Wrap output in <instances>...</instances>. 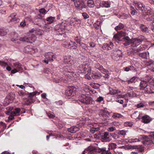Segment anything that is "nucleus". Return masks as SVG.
Returning a JSON list of instances; mask_svg holds the SVG:
<instances>
[{
	"label": "nucleus",
	"mask_w": 154,
	"mask_h": 154,
	"mask_svg": "<svg viewBox=\"0 0 154 154\" xmlns=\"http://www.w3.org/2000/svg\"><path fill=\"white\" fill-rule=\"evenodd\" d=\"M81 20L77 18H72L69 22V24L73 25L76 27H78L80 25Z\"/></svg>",
	"instance_id": "0eeeda50"
},
{
	"label": "nucleus",
	"mask_w": 154,
	"mask_h": 154,
	"mask_svg": "<svg viewBox=\"0 0 154 154\" xmlns=\"http://www.w3.org/2000/svg\"><path fill=\"white\" fill-rule=\"evenodd\" d=\"M99 115L103 117H109L110 116V113L108 111L101 110L99 112Z\"/></svg>",
	"instance_id": "f3484780"
},
{
	"label": "nucleus",
	"mask_w": 154,
	"mask_h": 154,
	"mask_svg": "<svg viewBox=\"0 0 154 154\" xmlns=\"http://www.w3.org/2000/svg\"><path fill=\"white\" fill-rule=\"evenodd\" d=\"M20 109L19 108L15 109L14 111L11 112L8 119L10 120H12L14 119V116L19 115V113L20 112Z\"/></svg>",
	"instance_id": "6e6552de"
},
{
	"label": "nucleus",
	"mask_w": 154,
	"mask_h": 154,
	"mask_svg": "<svg viewBox=\"0 0 154 154\" xmlns=\"http://www.w3.org/2000/svg\"><path fill=\"white\" fill-rule=\"evenodd\" d=\"M80 46L82 48L85 50H87L86 48L87 46L83 42L80 43L79 44Z\"/></svg>",
	"instance_id": "de8ad7c7"
},
{
	"label": "nucleus",
	"mask_w": 154,
	"mask_h": 154,
	"mask_svg": "<svg viewBox=\"0 0 154 154\" xmlns=\"http://www.w3.org/2000/svg\"><path fill=\"white\" fill-rule=\"evenodd\" d=\"M79 100L82 103L86 104H91L93 102V99L91 97L83 94L79 96Z\"/></svg>",
	"instance_id": "f03ea898"
},
{
	"label": "nucleus",
	"mask_w": 154,
	"mask_h": 154,
	"mask_svg": "<svg viewBox=\"0 0 154 154\" xmlns=\"http://www.w3.org/2000/svg\"><path fill=\"white\" fill-rule=\"evenodd\" d=\"M112 117L114 119H117L122 118L123 117V116L119 113H114L112 116Z\"/></svg>",
	"instance_id": "4c0bfd02"
},
{
	"label": "nucleus",
	"mask_w": 154,
	"mask_h": 154,
	"mask_svg": "<svg viewBox=\"0 0 154 154\" xmlns=\"http://www.w3.org/2000/svg\"><path fill=\"white\" fill-rule=\"evenodd\" d=\"M74 3L75 7L79 10H82L83 9L85 8L86 6L82 0H77Z\"/></svg>",
	"instance_id": "423d86ee"
},
{
	"label": "nucleus",
	"mask_w": 154,
	"mask_h": 154,
	"mask_svg": "<svg viewBox=\"0 0 154 154\" xmlns=\"http://www.w3.org/2000/svg\"><path fill=\"white\" fill-rule=\"evenodd\" d=\"M118 134L122 135H124L126 134V132L125 131L122 130L119 131L118 132Z\"/></svg>",
	"instance_id": "5fc2aeb1"
},
{
	"label": "nucleus",
	"mask_w": 154,
	"mask_h": 154,
	"mask_svg": "<svg viewBox=\"0 0 154 154\" xmlns=\"http://www.w3.org/2000/svg\"><path fill=\"white\" fill-rule=\"evenodd\" d=\"M24 51L26 53H29L32 54L34 52L37 51V49L32 48V47L30 46H27L24 48Z\"/></svg>",
	"instance_id": "9b49d317"
},
{
	"label": "nucleus",
	"mask_w": 154,
	"mask_h": 154,
	"mask_svg": "<svg viewBox=\"0 0 154 154\" xmlns=\"http://www.w3.org/2000/svg\"><path fill=\"white\" fill-rule=\"evenodd\" d=\"M107 44L108 45V46L109 47V49H111L113 48V45L112 42H110L109 43Z\"/></svg>",
	"instance_id": "338daca9"
},
{
	"label": "nucleus",
	"mask_w": 154,
	"mask_h": 154,
	"mask_svg": "<svg viewBox=\"0 0 154 154\" xmlns=\"http://www.w3.org/2000/svg\"><path fill=\"white\" fill-rule=\"evenodd\" d=\"M95 67L97 69L99 70L101 72L103 70H104L102 66L100 65L99 63H97L95 64Z\"/></svg>",
	"instance_id": "72a5a7b5"
},
{
	"label": "nucleus",
	"mask_w": 154,
	"mask_h": 154,
	"mask_svg": "<svg viewBox=\"0 0 154 154\" xmlns=\"http://www.w3.org/2000/svg\"><path fill=\"white\" fill-rule=\"evenodd\" d=\"M133 5L137 10L141 11H145V5L141 2L134 1L133 2Z\"/></svg>",
	"instance_id": "7ed1b4c3"
},
{
	"label": "nucleus",
	"mask_w": 154,
	"mask_h": 154,
	"mask_svg": "<svg viewBox=\"0 0 154 154\" xmlns=\"http://www.w3.org/2000/svg\"><path fill=\"white\" fill-rule=\"evenodd\" d=\"M107 45H108L107 43H104L103 44V46L102 47V48L104 50H107Z\"/></svg>",
	"instance_id": "0e129e2a"
},
{
	"label": "nucleus",
	"mask_w": 154,
	"mask_h": 154,
	"mask_svg": "<svg viewBox=\"0 0 154 154\" xmlns=\"http://www.w3.org/2000/svg\"><path fill=\"white\" fill-rule=\"evenodd\" d=\"M87 5L90 8L94 7V1L92 0H88L87 1Z\"/></svg>",
	"instance_id": "e433bc0d"
},
{
	"label": "nucleus",
	"mask_w": 154,
	"mask_h": 154,
	"mask_svg": "<svg viewBox=\"0 0 154 154\" xmlns=\"http://www.w3.org/2000/svg\"><path fill=\"white\" fill-rule=\"evenodd\" d=\"M55 103L56 104L55 106L57 108H58V106L62 105L63 104V103L62 101L59 100L58 101L56 102Z\"/></svg>",
	"instance_id": "37998d69"
},
{
	"label": "nucleus",
	"mask_w": 154,
	"mask_h": 154,
	"mask_svg": "<svg viewBox=\"0 0 154 154\" xmlns=\"http://www.w3.org/2000/svg\"><path fill=\"white\" fill-rule=\"evenodd\" d=\"M48 11H47L44 8H42L39 10V12L43 14H46Z\"/></svg>",
	"instance_id": "c03bdc74"
},
{
	"label": "nucleus",
	"mask_w": 154,
	"mask_h": 154,
	"mask_svg": "<svg viewBox=\"0 0 154 154\" xmlns=\"http://www.w3.org/2000/svg\"><path fill=\"white\" fill-rule=\"evenodd\" d=\"M14 33V36L12 37L11 41L15 43H18V42L17 41L19 40L24 42L32 43L34 42L36 39V36L33 34H30L29 37L23 36L19 37L17 33Z\"/></svg>",
	"instance_id": "f257e3e1"
},
{
	"label": "nucleus",
	"mask_w": 154,
	"mask_h": 154,
	"mask_svg": "<svg viewBox=\"0 0 154 154\" xmlns=\"http://www.w3.org/2000/svg\"><path fill=\"white\" fill-rule=\"evenodd\" d=\"M60 25H57L55 27V30H56L57 32H59L60 31H62V29L61 28L59 29L58 28L60 27Z\"/></svg>",
	"instance_id": "864d4df0"
},
{
	"label": "nucleus",
	"mask_w": 154,
	"mask_h": 154,
	"mask_svg": "<svg viewBox=\"0 0 154 154\" xmlns=\"http://www.w3.org/2000/svg\"><path fill=\"white\" fill-rule=\"evenodd\" d=\"M131 148L137 149L140 152H142L144 151V147L141 146H131Z\"/></svg>",
	"instance_id": "cd10ccee"
},
{
	"label": "nucleus",
	"mask_w": 154,
	"mask_h": 154,
	"mask_svg": "<svg viewBox=\"0 0 154 154\" xmlns=\"http://www.w3.org/2000/svg\"><path fill=\"white\" fill-rule=\"evenodd\" d=\"M63 71L66 72H72V70L71 69L70 66H66L63 68Z\"/></svg>",
	"instance_id": "c756f323"
},
{
	"label": "nucleus",
	"mask_w": 154,
	"mask_h": 154,
	"mask_svg": "<svg viewBox=\"0 0 154 154\" xmlns=\"http://www.w3.org/2000/svg\"><path fill=\"white\" fill-rule=\"evenodd\" d=\"M137 12L136 10H135L134 11H131V13L132 15H134L135 14H137Z\"/></svg>",
	"instance_id": "774afa93"
},
{
	"label": "nucleus",
	"mask_w": 154,
	"mask_h": 154,
	"mask_svg": "<svg viewBox=\"0 0 154 154\" xmlns=\"http://www.w3.org/2000/svg\"><path fill=\"white\" fill-rule=\"evenodd\" d=\"M137 108H139L143 107L144 106V105L142 103H140L137 105Z\"/></svg>",
	"instance_id": "e2e57ef3"
},
{
	"label": "nucleus",
	"mask_w": 154,
	"mask_h": 154,
	"mask_svg": "<svg viewBox=\"0 0 154 154\" xmlns=\"http://www.w3.org/2000/svg\"><path fill=\"white\" fill-rule=\"evenodd\" d=\"M145 135H140L138 139L135 138V139H131L130 140L131 142H136L139 141H140L141 140H143V138L145 137Z\"/></svg>",
	"instance_id": "bb28decb"
},
{
	"label": "nucleus",
	"mask_w": 154,
	"mask_h": 154,
	"mask_svg": "<svg viewBox=\"0 0 154 154\" xmlns=\"http://www.w3.org/2000/svg\"><path fill=\"white\" fill-rule=\"evenodd\" d=\"M8 30L4 28H0V35L3 36L7 34Z\"/></svg>",
	"instance_id": "c85d7f7f"
},
{
	"label": "nucleus",
	"mask_w": 154,
	"mask_h": 154,
	"mask_svg": "<svg viewBox=\"0 0 154 154\" xmlns=\"http://www.w3.org/2000/svg\"><path fill=\"white\" fill-rule=\"evenodd\" d=\"M143 41L141 39L134 38L132 41L131 46L132 47H136L139 45Z\"/></svg>",
	"instance_id": "9d476101"
},
{
	"label": "nucleus",
	"mask_w": 154,
	"mask_h": 154,
	"mask_svg": "<svg viewBox=\"0 0 154 154\" xmlns=\"http://www.w3.org/2000/svg\"><path fill=\"white\" fill-rule=\"evenodd\" d=\"M113 38L116 40H121V38L120 37L119 35L118 32L117 33V34L114 35L113 36Z\"/></svg>",
	"instance_id": "ea45409f"
},
{
	"label": "nucleus",
	"mask_w": 154,
	"mask_h": 154,
	"mask_svg": "<svg viewBox=\"0 0 154 154\" xmlns=\"http://www.w3.org/2000/svg\"><path fill=\"white\" fill-rule=\"evenodd\" d=\"M0 65L1 66H5L8 65L7 63H6L4 61H2L1 60H0Z\"/></svg>",
	"instance_id": "052dcab7"
},
{
	"label": "nucleus",
	"mask_w": 154,
	"mask_h": 154,
	"mask_svg": "<svg viewBox=\"0 0 154 154\" xmlns=\"http://www.w3.org/2000/svg\"><path fill=\"white\" fill-rule=\"evenodd\" d=\"M148 85L147 82L144 80H141L140 83L139 87L140 90L144 89Z\"/></svg>",
	"instance_id": "a211bd4d"
},
{
	"label": "nucleus",
	"mask_w": 154,
	"mask_h": 154,
	"mask_svg": "<svg viewBox=\"0 0 154 154\" xmlns=\"http://www.w3.org/2000/svg\"><path fill=\"white\" fill-rule=\"evenodd\" d=\"M118 34L119 35L120 38L122 37H125L126 34L125 32L123 31H120L118 32Z\"/></svg>",
	"instance_id": "a19ab883"
},
{
	"label": "nucleus",
	"mask_w": 154,
	"mask_h": 154,
	"mask_svg": "<svg viewBox=\"0 0 154 154\" xmlns=\"http://www.w3.org/2000/svg\"><path fill=\"white\" fill-rule=\"evenodd\" d=\"M145 137L143 138V139L144 140L143 143V144L147 145H150L153 144V142L149 137H147L145 136Z\"/></svg>",
	"instance_id": "4468645a"
},
{
	"label": "nucleus",
	"mask_w": 154,
	"mask_h": 154,
	"mask_svg": "<svg viewBox=\"0 0 154 154\" xmlns=\"http://www.w3.org/2000/svg\"><path fill=\"white\" fill-rule=\"evenodd\" d=\"M101 140L103 142H109L112 139L110 137L109 133L105 132L103 133L101 135Z\"/></svg>",
	"instance_id": "20e7f679"
},
{
	"label": "nucleus",
	"mask_w": 154,
	"mask_h": 154,
	"mask_svg": "<svg viewBox=\"0 0 154 154\" xmlns=\"http://www.w3.org/2000/svg\"><path fill=\"white\" fill-rule=\"evenodd\" d=\"M116 130V128L113 126L109 127L108 128V131L110 132H112Z\"/></svg>",
	"instance_id": "3c124183"
},
{
	"label": "nucleus",
	"mask_w": 154,
	"mask_h": 154,
	"mask_svg": "<svg viewBox=\"0 0 154 154\" xmlns=\"http://www.w3.org/2000/svg\"><path fill=\"white\" fill-rule=\"evenodd\" d=\"M79 130V128L76 126L72 127L68 129V131L71 133H75Z\"/></svg>",
	"instance_id": "a878e982"
},
{
	"label": "nucleus",
	"mask_w": 154,
	"mask_h": 154,
	"mask_svg": "<svg viewBox=\"0 0 154 154\" xmlns=\"http://www.w3.org/2000/svg\"><path fill=\"white\" fill-rule=\"evenodd\" d=\"M14 67L17 69L18 71H22L23 70V68L25 70L26 69L25 67H24L23 65L19 62H15L13 64Z\"/></svg>",
	"instance_id": "ddd939ff"
},
{
	"label": "nucleus",
	"mask_w": 154,
	"mask_h": 154,
	"mask_svg": "<svg viewBox=\"0 0 154 154\" xmlns=\"http://www.w3.org/2000/svg\"><path fill=\"white\" fill-rule=\"evenodd\" d=\"M29 32L31 33H33L37 35L40 36L42 34L43 31V30L40 29H32L29 31Z\"/></svg>",
	"instance_id": "dca6fc26"
},
{
	"label": "nucleus",
	"mask_w": 154,
	"mask_h": 154,
	"mask_svg": "<svg viewBox=\"0 0 154 154\" xmlns=\"http://www.w3.org/2000/svg\"><path fill=\"white\" fill-rule=\"evenodd\" d=\"M99 130V128H92L91 129V132L92 133H94L96 131H98Z\"/></svg>",
	"instance_id": "603ef678"
},
{
	"label": "nucleus",
	"mask_w": 154,
	"mask_h": 154,
	"mask_svg": "<svg viewBox=\"0 0 154 154\" xmlns=\"http://www.w3.org/2000/svg\"><path fill=\"white\" fill-rule=\"evenodd\" d=\"M142 121L145 123H148L150 122L151 118L148 115H145L142 117Z\"/></svg>",
	"instance_id": "4be33fe9"
},
{
	"label": "nucleus",
	"mask_w": 154,
	"mask_h": 154,
	"mask_svg": "<svg viewBox=\"0 0 154 154\" xmlns=\"http://www.w3.org/2000/svg\"><path fill=\"white\" fill-rule=\"evenodd\" d=\"M17 94L18 95L20 96H23L24 94L23 92L22 91L20 90L19 91L17 92Z\"/></svg>",
	"instance_id": "69168bd1"
},
{
	"label": "nucleus",
	"mask_w": 154,
	"mask_h": 154,
	"mask_svg": "<svg viewBox=\"0 0 154 154\" xmlns=\"http://www.w3.org/2000/svg\"><path fill=\"white\" fill-rule=\"evenodd\" d=\"M91 75L92 78L95 79H100L102 77V75L100 73L98 74L92 72Z\"/></svg>",
	"instance_id": "b1692460"
},
{
	"label": "nucleus",
	"mask_w": 154,
	"mask_h": 154,
	"mask_svg": "<svg viewBox=\"0 0 154 154\" xmlns=\"http://www.w3.org/2000/svg\"><path fill=\"white\" fill-rule=\"evenodd\" d=\"M124 27V25L121 23H120L118 26L115 27V29L116 31H118V30L122 29Z\"/></svg>",
	"instance_id": "c9c22d12"
},
{
	"label": "nucleus",
	"mask_w": 154,
	"mask_h": 154,
	"mask_svg": "<svg viewBox=\"0 0 154 154\" xmlns=\"http://www.w3.org/2000/svg\"><path fill=\"white\" fill-rule=\"evenodd\" d=\"M37 93V91L33 92L31 93H28L29 97L30 98H32Z\"/></svg>",
	"instance_id": "58836bf2"
},
{
	"label": "nucleus",
	"mask_w": 154,
	"mask_h": 154,
	"mask_svg": "<svg viewBox=\"0 0 154 154\" xmlns=\"http://www.w3.org/2000/svg\"><path fill=\"white\" fill-rule=\"evenodd\" d=\"M88 151L90 152L91 154H95V149H88Z\"/></svg>",
	"instance_id": "680f3d73"
},
{
	"label": "nucleus",
	"mask_w": 154,
	"mask_h": 154,
	"mask_svg": "<svg viewBox=\"0 0 154 154\" xmlns=\"http://www.w3.org/2000/svg\"><path fill=\"white\" fill-rule=\"evenodd\" d=\"M45 57L46 59H48L49 61L52 62L53 61L54 59L56 58V56L53 53L49 52L46 53Z\"/></svg>",
	"instance_id": "1a4fd4ad"
},
{
	"label": "nucleus",
	"mask_w": 154,
	"mask_h": 154,
	"mask_svg": "<svg viewBox=\"0 0 154 154\" xmlns=\"http://www.w3.org/2000/svg\"><path fill=\"white\" fill-rule=\"evenodd\" d=\"M100 5L102 7L109 8L110 7V4L108 2H100Z\"/></svg>",
	"instance_id": "393cba45"
},
{
	"label": "nucleus",
	"mask_w": 154,
	"mask_h": 154,
	"mask_svg": "<svg viewBox=\"0 0 154 154\" xmlns=\"http://www.w3.org/2000/svg\"><path fill=\"white\" fill-rule=\"evenodd\" d=\"M101 72L105 75L104 76V78L108 79L109 77L110 76L109 72L106 69H105L104 70H103Z\"/></svg>",
	"instance_id": "f704fd0d"
},
{
	"label": "nucleus",
	"mask_w": 154,
	"mask_h": 154,
	"mask_svg": "<svg viewBox=\"0 0 154 154\" xmlns=\"http://www.w3.org/2000/svg\"><path fill=\"white\" fill-rule=\"evenodd\" d=\"M63 62L65 63L68 64H72L73 63V60L71 57L66 56L64 57Z\"/></svg>",
	"instance_id": "6ab92c4d"
},
{
	"label": "nucleus",
	"mask_w": 154,
	"mask_h": 154,
	"mask_svg": "<svg viewBox=\"0 0 154 154\" xmlns=\"http://www.w3.org/2000/svg\"><path fill=\"white\" fill-rule=\"evenodd\" d=\"M68 22L66 21H63L61 24V26L63 27V26L65 27L68 25Z\"/></svg>",
	"instance_id": "4d7b16f0"
},
{
	"label": "nucleus",
	"mask_w": 154,
	"mask_h": 154,
	"mask_svg": "<svg viewBox=\"0 0 154 154\" xmlns=\"http://www.w3.org/2000/svg\"><path fill=\"white\" fill-rule=\"evenodd\" d=\"M103 100V98L102 97H99L97 98L96 100V101L98 102H100Z\"/></svg>",
	"instance_id": "13d9d810"
},
{
	"label": "nucleus",
	"mask_w": 154,
	"mask_h": 154,
	"mask_svg": "<svg viewBox=\"0 0 154 154\" xmlns=\"http://www.w3.org/2000/svg\"><path fill=\"white\" fill-rule=\"evenodd\" d=\"M149 137L152 140H154V132H152L149 135Z\"/></svg>",
	"instance_id": "bf43d9fd"
},
{
	"label": "nucleus",
	"mask_w": 154,
	"mask_h": 154,
	"mask_svg": "<svg viewBox=\"0 0 154 154\" xmlns=\"http://www.w3.org/2000/svg\"><path fill=\"white\" fill-rule=\"evenodd\" d=\"M124 42L123 44L125 46H127L131 43L132 44V41L130 40V38L128 36H126L123 38Z\"/></svg>",
	"instance_id": "5701e85b"
},
{
	"label": "nucleus",
	"mask_w": 154,
	"mask_h": 154,
	"mask_svg": "<svg viewBox=\"0 0 154 154\" xmlns=\"http://www.w3.org/2000/svg\"><path fill=\"white\" fill-rule=\"evenodd\" d=\"M140 28L141 30V31L147 33L149 32L148 28L145 26L141 24L140 25Z\"/></svg>",
	"instance_id": "2f4dec72"
},
{
	"label": "nucleus",
	"mask_w": 154,
	"mask_h": 154,
	"mask_svg": "<svg viewBox=\"0 0 154 154\" xmlns=\"http://www.w3.org/2000/svg\"><path fill=\"white\" fill-rule=\"evenodd\" d=\"M134 69V67L132 66H129L125 68V70L126 71H128L129 70H131Z\"/></svg>",
	"instance_id": "79ce46f5"
},
{
	"label": "nucleus",
	"mask_w": 154,
	"mask_h": 154,
	"mask_svg": "<svg viewBox=\"0 0 154 154\" xmlns=\"http://www.w3.org/2000/svg\"><path fill=\"white\" fill-rule=\"evenodd\" d=\"M76 42L77 43L79 44L81 43L80 41H81V38L80 37L76 36L74 38Z\"/></svg>",
	"instance_id": "49530a36"
},
{
	"label": "nucleus",
	"mask_w": 154,
	"mask_h": 154,
	"mask_svg": "<svg viewBox=\"0 0 154 154\" xmlns=\"http://www.w3.org/2000/svg\"><path fill=\"white\" fill-rule=\"evenodd\" d=\"M17 14L16 13H13L11 14L10 17L11 18L10 21L14 23H16L20 21V19L15 17Z\"/></svg>",
	"instance_id": "2eb2a0df"
},
{
	"label": "nucleus",
	"mask_w": 154,
	"mask_h": 154,
	"mask_svg": "<svg viewBox=\"0 0 154 154\" xmlns=\"http://www.w3.org/2000/svg\"><path fill=\"white\" fill-rule=\"evenodd\" d=\"M106 148L103 147L98 148V150L99 152H101V154H112L109 150H106Z\"/></svg>",
	"instance_id": "aec40b11"
},
{
	"label": "nucleus",
	"mask_w": 154,
	"mask_h": 154,
	"mask_svg": "<svg viewBox=\"0 0 154 154\" xmlns=\"http://www.w3.org/2000/svg\"><path fill=\"white\" fill-rule=\"evenodd\" d=\"M142 47L143 46L141 47V46H140L137 49L135 50L134 49L133 50L136 51V52L134 51V52L137 53V54H138L139 57L143 58L146 59L147 58V53L146 52H144L140 53H139L140 51L143 50V48H142Z\"/></svg>",
	"instance_id": "39448f33"
},
{
	"label": "nucleus",
	"mask_w": 154,
	"mask_h": 154,
	"mask_svg": "<svg viewBox=\"0 0 154 154\" xmlns=\"http://www.w3.org/2000/svg\"><path fill=\"white\" fill-rule=\"evenodd\" d=\"M82 15L85 19H87L89 17V15L85 13H82Z\"/></svg>",
	"instance_id": "6e6d98bb"
},
{
	"label": "nucleus",
	"mask_w": 154,
	"mask_h": 154,
	"mask_svg": "<svg viewBox=\"0 0 154 154\" xmlns=\"http://www.w3.org/2000/svg\"><path fill=\"white\" fill-rule=\"evenodd\" d=\"M131 117L134 119H140V113L137 111L134 112L131 115Z\"/></svg>",
	"instance_id": "7c9ffc66"
},
{
	"label": "nucleus",
	"mask_w": 154,
	"mask_h": 154,
	"mask_svg": "<svg viewBox=\"0 0 154 154\" xmlns=\"http://www.w3.org/2000/svg\"><path fill=\"white\" fill-rule=\"evenodd\" d=\"M46 20L47 22V23L49 24H51L56 21L55 17L52 16L47 17Z\"/></svg>",
	"instance_id": "412c9836"
},
{
	"label": "nucleus",
	"mask_w": 154,
	"mask_h": 154,
	"mask_svg": "<svg viewBox=\"0 0 154 154\" xmlns=\"http://www.w3.org/2000/svg\"><path fill=\"white\" fill-rule=\"evenodd\" d=\"M136 78L135 77H133L131 79H130L129 80H128L127 81V82L128 83H133L134 82V81H135V79Z\"/></svg>",
	"instance_id": "8fccbe9b"
},
{
	"label": "nucleus",
	"mask_w": 154,
	"mask_h": 154,
	"mask_svg": "<svg viewBox=\"0 0 154 154\" xmlns=\"http://www.w3.org/2000/svg\"><path fill=\"white\" fill-rule=\"evenodd\" d=\"M133 125V123L131 122H125L124 124L125 126L129 127H131Z\"/></svg>",
	"instance_id": "a18cd8bd"
},
{
	"label": "nucleus",
	"mask_w": 154,
	"mask_h": 154,
	"mask_svg": "<svg viewBox=\"0 0 154 154\" xmlns=\"http://www.w3.org/2000/svg\"><path fill=\"white\" fill-rule=\"evenodd\" d=\"M76 89L75 88H71L68 89L66 91L65 93L68 96H73L76 94Z\"/></svg>",
	"instance_id": "f8f14e48"
},
{
	"label": "nucleus",
	"mask_w": 154,
	"mask_h": 154,
	"mask_svg": "<svg viewBox=\"0 0 154 154\" xmlns=\"http://www.w3.org/2000/svg\"><path fill=\"white\" fill-rule=\"evenodd\" d=\"M110 135L113 137L114 139H117L119 137V136L114 133H110Z\"/></svg>",
	"instance_id": "09e8293b"
},
{
	"label": "nucleus",
	"mask_w": 154,
	"mask_h": 154,
	"mask_svg": "<svg viewBox=\"0 0 154 154\" xmlns=\"http://www.w3.org/2000/svg\"><path fill=\"white\" fill-rule=\"evenodd\" d=\"M108 146V149L109 150L110 149H116V148L117 145L115 143H109Z\"/></svg>",
	"instance_id": "473e14b6"
}]
</instances>
